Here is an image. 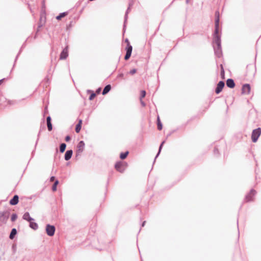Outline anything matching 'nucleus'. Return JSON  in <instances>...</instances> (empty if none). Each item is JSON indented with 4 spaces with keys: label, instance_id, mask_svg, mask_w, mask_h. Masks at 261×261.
<instances>
[{
    "label": "nucleus",
    "instance_id": "f257e3e1",
    "mask_svg": "<svg viewBox=\"0 0 261 261\" xmlns=\"http://www.w3.org/2000/svg\"><path fill=\"white\" fill-rule=\"evenodd\" d=\"M216 21V29L215 30L214 34L213 43L215 44L217 46L214 45V49L215 55L218 57L220 58L222 55L221 37L218 34V20H217Z\"/></svg>",
    "mask_w": 261,
    "mask_h": 261
},
{
    "label": "nucleus",
    "instance_id": "f03ea898",
    "mask_svg": "<svg viewBox=\"0 0 261 261\" xmlns=\"http://www.w3.org/2000/svg\"><path fill=\"white\" fill-rule=\"evenodd\" d=\"M10 215V212L9 211H5L4 212H0V226L2 224L6 223Z\"/></svg>",
    "mask_w": 261,
    "mask_h": 261
},
{
    "label": "nucleus",
    "instance_id": "7ed1b4c3",
    "mask_svg": "<svg viewBox=\"0 0 261 261\" xmlns=\"http://www.w3.org/2000/svg\"><path fill=\"white\" fill-rule=\"evenodd\" d=\"M261 134V128L258 127L253 130L251 134V139L253 142H256Z\"/></svg>",
    "mask_w": 261,
    "mask_h": 261
},
{
    "label": "nucleus",
    "instance_id": "20e7f679",
    "mask_svg": "<svg viewBox=\"0 0 261 261\" xmlns=\"http://www.w3.org/2000/svg\"><path fill=\"white\" fill-rule=\"evenodd\" d=\"M126 166L127 164L126 163L121 162L116 163L115 165L116 169L121 173H123L125 171Z\"/></svg>",
    "mask_w": 261,
    "mask_h": 261
},
{
    "label": "nucleus",
    "instance_id": "39448f33",
    "mask_svg": "<svg viewBox=\"0 0 261 261\" xmlns=\"http://www.w3.org/2000/svg\"><path fill=\"white\" fill-rule=\"evenodd\" d=\"M85 147V143L83 141H81L77 145V149L76 150V156L81 155L84 151Z\"/></svg>",
    "mask_w": 261,
    "mask_h": 261
},
{
    "label": "nucleus",
    "instance_id": "423d86ee",
    "mask_svg": "<svg viewBox=\"0 0 261 261\" xmlns=\"http://www.w3.org/2000/svg\"><path fill=\"white\" fill-rule=\"evenodd\" d=\"M46 232L48 236L51 237L54 235L55 227L54 225L47 224L46 226Z\"/></svg>",
    "mask_w": 261,
    "mask_h": 261
},
{
    "label": "nucleus",
    "instance_id": "0eeeda50",
    "mask_svg": "<svg viewBox=\"0 0 261 261\" xmlns=\"http://www.w3.org/2000/svg\"><path fill=\"white\" fill-rule=\"evenodd\" d=\"M256 194V191L251 189L248 194H247L245 196V200L246 202H249L253 200V197L255 196Z\"/></svg>",
    "mask_w": 261,
    "mask_h": 261
},
{
    "label": "nucleus",
    "instance_id": "6e6552de",
    "mask_svg": "<svg viewBox=\"0 0 261 261\" xmlns=\"http://www.w3.org/2000/svg\"><path fill=\"white\" fill-rule=\"evenodd\" d=\"M132 46L130 44H128L126 47V53L124 57V59L125 60H128L130 58L132 54Z\"/></svg>",
    "mask_w": 261,
    "mask_h": 261
},
{
    "label": "nucleus",
    "instance_id": "1a4fd4ad",
    "mask_svg": "<svg viewBox=\"0 0 261 261\" xmlns=\"http://www.w3.org/2000/svg\"><path fill=\"white\" fill-rule=\"evenodd\" d=\"M224 85L225 83L223 81H220L217 85V86L215 90V92L217 94H219V93H220L222 90V89L224 87Z\"/></svg>",
    "mask_w": 261,
    "mask_h": 261
},
{
    "label": "nucleus",
    "instance_id": "9d476101",
    "mask_svg": "<svg viewBox=\"0 0 261 261\" xmlns=\"http://www.w3.org/2000/svg\"><path fill=\"white\" fill-rule=\"evenodd\" d=\"M68 56V48L67 47L63 49L60 56V59L65 60Z\"/></svg>",
    "mask_w": 261,
    "mask_h": 261
},
{
    "label": "nucleus",
    "instance_id": "9b49d317",
    "mask_svg": "<svg viewBox=\"0 0 261 261\" xmlns=\"http://www.w3.org/2000/svg\"><path fill=\"white\" fill-rule=\"evenodd\" d=\"M242 93L245 94H248L250 91V86L249 84H246L242 87Z\"/></svg>",
    "mask_w": 261,
    "mask_h": 261
},
{
    "label": "nucleus",
    "instance_id": "f8f14e48",
    "mask_svg": "<svg viewBox=\"0 0 261 261\" xmlns=\"http://www.w3.org/2000/svg\"><path fill=\"white\" fill-rule=\"evenodd\" d=\"M19 197L17 195H15L10 200L9 203L12 205H16L18 203Z\"/></svg>",
    "mask_w": 261,
    "mask_h": 261
},
{
    "label": "nucleus",
    "instance_id": "ddd939ff",
    "mask_svg": "<svg viewBox=\"0 0 261 261\" xmlns=\"http://www.w3.org/2000/svg\"><path fill=\"white\" fill-rule=\"evenodd\" d=\"M226 85L228 87L233 88L235 86V83L231 79H228L226 81Z\"/></svg>",
    "mask_w": 261,
    "mask_h": 261
},
{
    "label": "nucleus",
    "instance_id": "4468645a",
    "mask_svg": "<svg viewBox=\"0 0 261 261\" xmlns=\"http://www.w3.org/2000/svg\"><path fill=\"white\" fill-rule=\"evenodd\" d=\"M22 218L24 220L28 221L29 222H30V221H34V219L33 218L30 217V214L29 212H25L23 214Z\"/></svg>",
    "mask_w": 261,
    "mask_h": 261
},
{
    "label": "nucleus",
    "instance_id": "2eb2a0df",
    "mask_svg": "<svg viewBox=\"0 0 261 261\" xmlns=\"http://www.w3.org/2000/svg\"><path fill=\"white\" fill-rule=\"evenodd\" d=\"M73 151L72 150H67L65 154V160L66 161H68L70 160L72 156Z\"/></svg>",
    "mask_w": 261,
    "mask_h": 261
},
{
    "label": "nucleus",
    "instance_id": "dca6fc26",
    "mask_svg": "<svg viewBox=\"0 0 261 261\" xmlns=\"http://www.w3.org/2000/svg\"><path fill=\"white\" fill-rule=\"evenodd\" d=\"M132 6V4H129V7H128V8L127 9V10L126 11V12H125V16H124V27H125V23L126 22L127 19V17H128V13L130 11V7Z\"/></svg>",
    "mask_w": 261,
    "mask_h": 261
},
{
    "label": "nucleus",
    "instance_id": "f3484780",
    "mask_svg": "<svg viewBox=\"0 0 261 261\" xmlns=\"http://www.w3.org/2000/svg\"><path fill=\"white\" fill-rule=\"evenodd\" d=\"M47 126L49 131H50L53 129L52 124L51 123V117L48 116L46 118Z\"/></svg>",
    "mask_w": 261,
    "mask_h": 261
},
{
    "label": "nucleus",
    "instance_id": "a211bd4d",
    "mask_svg": "<svg viewBox=\"0 0 261 261\" xmlns=\"http://www.w3.org/2000/svg\"><path fill=\"white\" fill-rule=\"evenodd\" d=\"M29 222H30L29 226L31 228L33 229L34 230H36L38 229V225L36 222H34V221H30Z\"/></svg>",
    "mask_w": 261,
    "mask_h": 261
},
{
    "label": "nucleus",
    "instance_id": "6ab92c4d",
    "mask_svg": "<svg viewBox=\"0 0 261 261\" xmlns=\"http://www.w3.org/2000/svg\"><path fill=\"white\" fill-rule=\"evenodd\" d=\"M111 87L110 85H107L103 89L102 91V94L105 95L108 93L111 90Z\"/></svg>",
    "mask_w": 261,
    "mask_h": 261
},
{
    "label": "nucleus",
    "instance_id": "aec40b11",
    "mask_svg": "<svg viewBox=\"0 0 261 261\" xmlns=\"http://www.w3.org/2000/svg\"><path fill=\"white\" fill-rule=\"evenodd\" d=\"M82 123V120L80 119L79 121L78 124L76 125V127H75V130L77 133H79L81 129Z\"/></svg>",
    "mask_w": 261,
    "mask_h": 261
},
{
    "label": "nucleus",
    "instance_id": "412c9836",
    "mask_svg": "<svg viewBox=\"0 0 261 261\" xmlns=\"http://www.w3.org/2000/svg\"><path fill=\"white\" fill-rule=\"evenodd\" d=\"M17 233V230L15 228H13L11 230V232L10 234L9 238L10 239H13L14 237V236L16 235Z\"/></svg>",
    "mask_w": 261,
    "mask_h": 261
},
{
    "label": "nucleus",
    "instance_id": "4be33fe9",
    "mask_svg": "<svg viewBox=\"0 0 261 261\" xmlns=\"http://www.w3.org/2000/svg\"><path fill=\"white\" fill-rule=\"evenodd\" d=\"M66 145L65 143H62L60 146V151L61 152H64L66 149Z\"/></svg>",
    "mask_w": 261,
    "mask_h": 261
},
{
    "label": "nucleus",
    "instance_id": "5701e85b",
    "mask_svg": "<svg viewBox=\"0 0 261 261\" xmlns=\"http://www.w3.org/2000/svg\"><path fill=\"white\" fill-rule=\"evenodd\" d=\"M128 154V151H126L125 152H122V153H121V154L120 155V158L121 159L123 160L126 158Z\"/></svg>",
    "mask_w": 261,
    "mask_h": 261
},
{
    "label": "nucleus",
    "instance_id": "b1692460",
    "mask_svg": "<svg viewBox=\"0 0 261 261\" xmlns=\"http://www.w3.org/2000/svg\"><path fill=\"white\" fill-rule=\"evenodd\" d=\"M216 19H215V30L216 29V21L218 20V25L219 24V12L218 11L216 12Z\"/></svg>",
    "mask_w": 261,
    "mask_h": 261
},
{
    "label": "nucleus",
    "instance_id": "393cba45",
    "mask_svg": "<svg viewBox=\"0 0 261 261\" xmlns=\"http://www.w3.org/2000/svg\"><path fill=\"white\" fill-rule=\"evenodd\" d=\"M158 128L159 130H161L162 129V124L161 122L160 121L159 117H158Z\"/></svg>",
    "mask_w": 261,
    "mask_h": 261
},
{
    "label": "nucleus",
    "instance_id": "a878e982",
    "mask_svg": "<svg viewBox=\"0 0 261 261\" xmlns=\"http://www.w3.org/2000/svg\"><path fill=\"white\" fill-rule=\"evenodd\" d=\"M59 184V181L56 180L52 187V190L56 191L57 190V186Z\"/></svg>",
    "mask_w": 261,
    "mask_h": 261
},
{
    "label": "nucleus",
    "instance_id": "bb28decb",
    "mask_svg": "<svg viewBox=\"0 0 261 261\" xmlns=\"http://www.w3.org/2000/svg\"><path fill=\"white\" fill-rule=\"evenodd\" d=\"M66 14H67V13L66 12L61 13L58 16H57L56 17V19L58 20H59L61 18L64 17Z\"/></svg>",
    "mask_w": 261,
    "mask_h": 261
},
{
    "label": "nucleus",
    "instance_id": "cd10ccee",
    "mask_svg": "<svg viewBox=\"0 0 261 261\" xmlns=\"http://www.w3.org/2000/svg\"><path fill=\"white\" fill-rule=\"evenodd\" d=\"M165 141H164L162 142V143L161 144L160 147H159V151H158V153H157L156 155L155 156V159L158 156V155H159L161 151V149L162 148V147H163V144L165 143Z\"/></svg>",
    "mask_w": 261,
    "mask_h": 261
},
{
    "label": "nucleus",
    "instance_id": "c85d7f7f",
    "mask_svg": "<svg viewBox=\"0 0 261 261\" xmlns=\"http://www.w3.org/2000/svg\"><path fill=\"white\" fill-rule=\"evenodd\" d=\"M17 218V215L16 214L14 213L12 215L11 220L12 222H14Z\"/></svg>",
    "mask_w": 261,
    "mask_h": 261
},
{
    "label": "nucleus",
    "instance_id": "c756f323",
    "mask_svg": "<svg viewBox=\"0 0 261 261\" xmlns=\"http://www.w3.org/2000/svg\"><path fill=\"white\" fill-rule=\"evenodd\" d=\"M146 95V92L145 90H142L141 92V97L140 99H141L142 98L144 97Z\"/></svg>",
    "mask_w": 261,
    "mask_h": 261
},
{
    "label": "nucleus",
    "instance_id": "7c9ffc66",
    "mask_svg": "<svg viewBox=\"0 0 261 261\" xmlns=\"http://www.w3.org/2000/svg\"><path fill=\"white\" fill-rule=\"evenodd\" d=\"M96 96V94L95 93H94V92H92V94L90 95V96H89V100H92Z\"/></svg>",
    "mask_w": 261,
    "mask_h": 261
},
{
    "label": "nucleus",
    "instance_id": "2f4dec72",
    "mask_svg": "<svg viewBox=\"0 0 261 261\" xmlns=\"http://www.w3.org/2000/svg\"><path fill=\"white\" fill-rule=\"evenodd\" d=\"M136 72V69H133L129 72V73L133 75V74H135Z\"/></svg>",
    "mask_w": 261,
    "mask_h": 261
},
{
    "label": "nucleus",
    "instance_id": "473e14b6",
    "mask_svg": "<svg viewBox=\"0 0 261 261\" xmlns=\"http://www.w3.org/2000/svg\"><path fill=\"white\" fill-rule=\"evenodd\" d=\"M70 140V137L69 136H67L65 137V141H69Z\"/></svg>",
    "mask_w": 261,
    "mask_h": 261
},
{
    "label": "nucleus",
    "instance_id": "72a5a7b5",
    "mask_svg": "<svg viewBox=\"0 0 261 261\" xmlns=\"http://www.w3.org/2000/svg\"><path fill=\"white\" fill-rule=\"evenodd\" d=\"M123 75H124L123 73H120V74H119L118 75L117 77H121V78H122V77H123Z\"/></svg>",
    "mask_w": 261,
    "mask_h": 261
},
{
    "label": "nucleus",
    "instance_id": "f704fd0d",
    "mask_svg": "<svg viewBox=\"0 0 261 261\" xmlns=\"http://www.w3.org/2000/svg\"><path fill=\"white\" fill-rule=\"evenodd\" d=\"M55 176H53L50 177V181H53L55 180Z\"/></svg>",
    "mask_w": 261,
    "mask_h": 261
},
{
    "label": "nucleus",
    "instance_id": "c9c22d12",
    "mask_svg": "<svg viewBox=\"0 0 261 261\" xmlns=\"http://www.w3.org/2000/svg\"><path fill=\"white\" fill-rule=\"evenodd\" d=\"M140 100H141V105H142L143 107L145 106V102H143V101L142 100V99H140Z\"/></svg>",
    "mask_w": 261,
    "mask_h": 261
},
{
    "label": "nucleus",
    "instance_id": "e433bc0d",
    "mask_svg": "<svg viewBox=\"0 0 261 261\" xmlns=\"http://www.w3.org/2000/svg\"><path fill=\"white\" fill-rule=\"evenodd\" d=\"M221 68H222V69H221V74H222V73H223V74H224V71L223 68V67H222V65H221Z\"/></svg>",
    "mask_w": 261,
    "mask_h": 261
},
{
    "label": "nucleus",
    "instance_id": "4c0bfd02",
    "mask_svg": "<svg viewBox=\"0 0 261 261\" xmlns=\"http://www.w3.org/2000/svg\"><path fill=\"white\" fill-rule=\"evenodd\" d=\"M100 91H101V88H99L98 89H97L96 93H99L100 92Z\"/></svg>",
    "mask_w": 261,
    "mask_h": 261
},
{
    "label": "nucleus",
    "instance_id": "58836bf2",
    "mask_svg": "<svg viewBox=\"0 0 261 261\" xmlns=\"http://www.w3.org/2000/svg\"><path fill=\"white\" fill-rule=\"evenodd\" d=\"M214 153H218V149H217V148H215V149H214Z\"/></svg>",
    "mask_w": 261,
    "mask_h": 261
},
{
    "label": "nucleus",
    "instance_id": "ea45409f",
    "mask_svg": "<svg viewBox=\"0 0 261 261\" xmlns=\"http://www.w3.org/2000/svg\"><path fill=\"white\" fill-rule=\"evenodd\" d=\"M125 41L127 43V44H130L128 39H126L125 40Z\"/></svg>",
    "mask_w": 261,
    "mask_h": 261
},
{
    "label": "nucleus",
    "instance_id": "a19ab883",
    "mask_svg": "<svg viewBox=\"0 0 261 261\" xmlns=\"http://www.w3.org/2000/svg\"><path fill=\"white\" fill-rule=\"evenodd\" d=\"M146 223V221H144L142 224V227H143L145 225V224Z\"/></svg>",
    "mask_w": 261,
    "mask_h": 261
},
{
    "label": "nucleus",
    "instance_id": "79ce46f5",
    "mask_svg": "<svg viewBox=\"0 0 261 261\" xmlns=\"http://www.w3.org/2000/svg\"><path fill=\"white\" fill-rule=\"evenodd\" d=\"M3 80V79H2L0 80V85L2 84Z\"/></svg>",
    "mask_w": 261,
    "mask_h": 261
},
{
    "label": "nucleus",
    "instance_id": "37998d69",
    "mask_svg": "<svg viewBox=\"0 0 261 261\" xmlns=\"http://www.w3.org/2000/svg\"><path fill=\"white\" fill-rule=\"evenodd\" d=\"M189 1L188 0H187V3H188Z\"/></svg>",
    "mask_w": 261,
    "mask_h": 261
}]
</instances>
